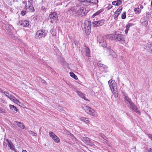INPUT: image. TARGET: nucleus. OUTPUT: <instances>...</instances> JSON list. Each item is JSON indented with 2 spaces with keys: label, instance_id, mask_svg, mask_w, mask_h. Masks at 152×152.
Listing matches in <instances>:
<instances>
[{
  "label": "nucleus",
  "instance_id": "40",
  "mask_svg": "<svg viewBox=\"0 0 152 152\" xmlns=\"http://www.w3.org/2000/svg\"><path fill=\"white\" fill-rule=\"evenodd\" d=\"M122 9V8H121L120 9L119 8L117 9V10L116 11L117 12H118V13L120 14L121 12V10Z\"/></svg>",
  "mask_w": 152,
  "mask_h": 152
},
{
  "label": "nucleus",
  "instance_id": "5",
  "mask_svg": "<svg viewBox=\"0 0 152 152\" xmlns=\"http://www.w3.org/2000/svg\"><path fill=\"white\" fill-rule=\"evenodd\" d=\"M91 23L89 21H86L85 23L84 28L85 32L87 34H89L91 31Z\"/></svg>",
  "mask_w": 152,
  "mask_h": 152
},
{
  "label": "nucleus",
  "instance_id": "20",
  "mask_svg": "<svg viewBox=\"0 0 152 152\" xmlns=\"http://www.w3.org/2000/svg\"><path fill=\"white\" fill-rule=\"evenodd\" d=\"M9 106L10 108L14 112H15V113H16L17 112L18 109L15 106L11 104H10Z\"/></svg>",
  "mask_w": 152,
  "mask_h": 152
},
{
  "label": "nucleus",
  "instance_id": "31",
  "mask_svg": "<svg viewBox=\"0 0 152 152\" xmlns=\"http://www.w3.org/2000/svg\"><path fill=\"white\" fill-rule=\"evenodd\" d=\"M126 13L125 12H124L122 14L121 18L122 19H124L126 18Z\"/></svg>",
  "mask_w": 152,
  "mask_h": 152
},
{
  "label": "nucleus",
  "instance_id": "48",
  "mask_svg": "<svg viewBox=\"0 0 152 152\" xmlns=\"http://www.w3.org/2000/svg\"><path fill=\"white\" fill-rule=\"evenodd\" d=\"M112 4L113 5L117 6V4L116 1H114L113 2Z\"/></svg>",
  "mask_w": 152,
  "mask_h": 152
},
{
  "label": "nucleus",
  "instance_id": "49",
  "mask_svg": "<svg viewBox=\"0 0 152 152\" xmlns=\"http://www.w3.org/2000/svg\"><path fill=\"white\" fill-rule=\"evenodd\" d=\"M102 67L104 68V69H106L108 68V67L106 65H105L104 64L103 65V66H102Z\"/></svg>",
  "mask_w": 152,
  "mask_h": 152
},
{
  "label": "nucleus",
  "instance_id": "28",
  "mask_svg": "<svg viewBox=\"0 0 152 152\" xmlns=\"http://www.w3.org/2000/svg\"><path fill=\"white\" fill-rule=\"evenodd\" d=\"M10 99L12 101L14 102L15 103H16V102L17 101V99L12 96H11V98H10Z\"/></svg>",
  "mask_w": 152,
  "mask_h": 152
},
{
  "label": "nucleus",
  "instance_id": "25",
  "mask_svg": "<svg viewBox=\"0 0 152 152\" xmlns=\"http://www.w3.org/2000/svg\"><path fill=\"white\" fill-rule=\"evenodd\" d=\"M86 2L89 3H96L98 2L97 0H86Z\"/></svg>",
  "mask_w": 152,
  "mask_h": 152
},
{
  "label": "nucleus",
  "instance_id": "32",
  "mask_svg": "<svg viewBox=\"0 0 152 152\" xmlns=\"http://www.w3.org/2000/svg\"><path fill=\"white\" fill-rule=\"evenodd\" d=\"M99 136L105 140H106L107 138L102 133H100L99 134Z\"/></svg>",
  "mask_w": 152,
  "mask_h": 152
},
{
  "label": "nucleus",
  "instance_id": "12",
  "mask_svg": "<svg viewBox=\"0 0 152 152\" xmlns=\"http://www.w3.org/2000/svg\"><path fill=\"white\" fill-rule=\"evenodd\" d=\"M6 141L7 142L8 146L10 148V149L14 151L15 152H17L15 146L10 140H9L8 139H7Z\"/></svg>",
  "mask_w": 152,
  "mask_h": 152
},
{
  "label": "nucleus",
  "instance_id": "36",
  "mask_svg": "<svg viewBox=\"0 0 152 152\" xmlns=\"http://www.w3.org/2000/svg\"><path fill=\"white\" fill-rule=\"evenodd\" d=\"M7 97H8L9 99L11 98V96L12 95H10L7 92H6V94H4Z\"/></svg>",
  "mask_w": 152,
  "mask_h": 152
},
{
  "label": "nucleus",
  "instance_id": "51",
  "mask_svg": "<svg viewBox=\"0 0 152 152\" xmlns=\"http://www.w3.org/2000/svg\"><path fill=\"white\" fill-rule=\"evenodd\" d=\"M1 92L2 93H3L4 94H6V91H5L3 90H1Z\"/></svg>",
  "mask_w": 152,
  "mask_h": 152
},
{
  "label": "nucleus",
  "instance_id": "23",
  "mask_svg": "<svg viewBox=\"0 0 152 152\" xmlns=\"http://www.w3.org/2000/svg\"><path fill=\"white\" fill-rule=\"evenodd\" d=\"M132 26L131 24H129L127 25L126 26V29L125 30V33L127 34L129 31V27Z\"/></svg>",
  "mask_w": 152,
  "mask_h": 152
},
{
  "label": "nucleus",
  "instance_id": "43",
  "mask_svg": "<svg viewBox=\"0 0 152 152\" xmlns=\"http://www.w3.org/2000/svg\"><path fill=\"white\" fill-rule=\"evenodd\" d=\"M70 76H76L73 72H69Z\"/></svg>",
  "mask_w": 152,
  "mask_h": 152
},
{
  "label": "nucleus",
  "instance_id": "21",
  "mask_svg": "<svg viewBox=\"0 0 152 152\" xmlns=\"http://www.w3.org/2000/svg\"><path fill=\"white\" fill-rule=\"evenodd\" d=\"M125 102L127 103V104H129L132 102L131 99L128 96H125Z\"/></svg>",
  "mask_w": 152,
  "mask_h": 152
},
{
  "label": "nucleus",
  "instance_id": "4",
  "mask_svg": "<svg viewBox=\"0 0 152 152\" xmlns=\"http://www.w3.org/2000/svg\"><path fill=\"white\" fill-rule=\"evenodd\" d=\"M49 17L50 20V22L53 23L56 22L58 19V16L57 13L56 12H53L50 14Z\"/></svg>",
  "mask_w": 152,
  "mask_h": 152
},
{
  "label": "nucleus",
  "instance_id": "22",
  "mask_svg": "<svg viewBox=\"0 0 152 152\" xmlns=\"http://www.w3.org/2000/svg\"><path fill=\"white\" fill-rule=\"evenodd\" d=\"M59 63L63 66L65 65L66 63L64 60L62 58H60V61H59Z\"/></svg>",
  "mask_w": 152,
  "mask_h": 152
},
{
  "label": "nucleus",
  "instance_id": "14",
  "mask_svg": "<svg viewBox=\"0 0 152 152\" xmlns=\"http://www.w3.org/2000/svg\"><path fill=\"white\" fill-rule=\"evenodd\" d=\"M18 25L22 26H26L29 25V23L27 20H22L19 21L18 23Z\"/></svg>",
  "mask_w": 152,
  "mask_h": 152
},
{
  "label": "nucleus",
  "instance_id": "17",
  "mask_svg": "<svg viewBox=\"0 0 152 152\" xmlns=\"http://www.w3.org/2000/svg\"><path fill=\"white\" fill-rule=\"evenodd\" d=\"M140 7H137L135 8L134 9V11L136 14H140L141 11V10L143 8L142 6H140Z\"/></svg>",
  "mask_w": 152,
  "mask_h": 152
},
{
  "label": "nucleus",
  "instance_id": "24",
  "mask_svg": "<svg viewBox=\"0 0 152 152\" xmlns=\"http://www.w3.org/2000/svg\"><path fill=\"white\" fill-rule=\"evenodd\" d=\"M110 48H107L106 49V51L107 54L108 55H110L112 52V51H113Z\"/></svg>",
  "mask_w": 152,
  "mask_h": 152
},
{
  "label": "nucleus",
  "instance_id": "1",
  "mask_svg": "<svg viewBox=\"0 0 152 152\" xmlns=\"http://www.w3.org/2000/svg\"><path fill=\"white\" fill-rule=\"evenodd\" d=\"M110 88L113 93L114 94H117V91L116 84L115 81L113 80H110L108 82Z\"/></svg>",
  "mask_w": 152,
  "mask_h": 152
},
{
  "label": "nucleus",
  "instance_id": "34",
  "mask_svg": "<svg viewBox=\"0 0 152 152\" xmlns=\"http://www.w3.org/2000/svg\"><path fill=\"white\" fill-rule=\"evenodd\" d=\"M29 133L31 134L32 135L34 136H37V134L33 131H30L29 132Z\"/></svg>",
  "mask_w": 152,
  "mask_h": 152
},
{
  "label": "nucleus",
  "instance_id": "9",
  "mask_svg": "<svg viewBox=\"0 0 152 152\" xmlns=\"http://www.w3.org/2000/svg\"><path fill=\"white\" fill-rule=\"evenodd\" d=\"M49 135L55 142L58 143L60 142V139L53 132H50Z\"/></svg>",
  "mask_w": 152,
  "mask_h": 152
},
{
  "label": "nucleus",
  "instance_id": "10",
  "mask_svg": "<svg viewBox=\"0 0 152 152\" xmlns=\"http://www.w3.org/2000/svg\"><path fill=\"white\" fill-rule=\"evenodd\" d=\"M114 37L115 40L121 41H124V37L121 34H114Z\"/></svg>",
  "mask_w": 152,
  "mask_h": 152
},
{
  "label": "nucleus",
  "instance_id": "2",
  "mask_svg": "<svg viewBox=\"0 0 152 152\" xmlns=\"http://www.w3.org/2000/svg\"><path fill=\"white\" fill-rule=\"evenodd\" d=\"M97 40L98 42L103 47L106 48L107 46L106 42L105 39L103 36H98L97 37Z\"/></svg>",
  "mask_w": 152,
  "mask_h": 152
},
{
  "label": "nucleus",
  "instance_id": "39",
  "mask_svg": "<svg viewBox=\"0 0 152 152\" xmlns=\"http://www.w3.org/2000/svg\"><path fill=\"white\" fill-rule=\"evenodd\" d=\"M19 127L23 129H24L25 127L23 124L22 123L20 125H19Z\"/></svg>",
  "mask_w": 152,
  "mask_h": 152
},
{
  "label": "nucleus",
  "instance_id": "16",
  "mask_svg": "<svg viewBox=\"0 0 152 152\" xmlns=\"http://www.w3.org/2000/svg\"><path fill=\"white\" fill-rule=\"evenodd\" d=\"M104 20H100L95 21L94 22L93 24L95 26H99L102 25L104 23Z\"/></svg>",
  "mask_w": 152,
  "mask_h": 152
},
{
  "label": "nucleus",
  "instance_id": "35",
  "mask_svg": "<svg viewBox=\"0 0 152 152\" xmlns=\"http://www.w3.org/2000/svg\"><path fill=\"white\" fill-rule=\"evenodd\" d=\"M119 14L118 13V12H117L116 11H115V13H114V18L115 19V18H117L118 16V15H119Z\"/></svg>",
  "mask_w": 152,
  "mask_h": 152
},
{
  "label": "nucleus",
  "instance_id": "55",
  "mask_svg": "<svg viewBox=\"0 0 152 152\" xmlns=\"http://www.w3.org/2000/svg\"><path fill=\"white\" fill-rule=\"evenodd\" d=\"M151 6H152V1H151Z\"/></svg>",
  "mask_w": 152,
  "mask_h": 152
},
{
  "label": "nucleus",
  "instance_id": "29",
  "mask_svg": "<svg viewBox=\"0 0 152 152\" xmlns=\"http://www.w3.org/2000/svg\"><path fill=\"white\" fill-rule=\"evenodd\" d=\"M110 55H111L113 58H116L117 57L116 54L113 50L112 51Z\"/></svg>",
  "mask_w": 152,
  "mask_h": 152
},
{
  "label": "nucleus",
  "instance_id": "26",
  "mask_svg": "<svg viewBox=\"0 0 152 152\" xmlns=\"http://www.w3.org/2000/svg\"><path fill=\"white\" fill-rule=\"evenodd\" d=\"M80 119L81 120L84 121L87 124H88L89 123V121L88 119L86 118L85 117H81L80 118Z\"/></svg>",
  "mask_w": 152,
  "mask_h": 152
},
{
  "label": "nucleus",
  "instance_id": "8",
  "mask_svg": "<svg viewBox=\"0 0 152 152\" xmlns=\"http://www.w3.org/2000/svg\"><path fill=\"white\" fill-rule=\"evenodd\" d=\"M88 11L86 10V8L82 7L77 10L76 13L77 15L83 16L85 15L88 13Z\"/></svg>",
  "mask_w": 152,
  "mask_h": 152
},
{
  "label": "nucleus",
  "instance_id": "27",
  "mask_svg": "<svg viewBox=\"0 0 152 152\" xmlns=\"http://www.w3.org/2000/svg\"><path fill=\"white\" fill-rule=\"evenodd\" d=\"M103 11V9H100L99 10L97 11L95 13H94L93 15V16H94H94H95L96 15H99V13L102 12Z\"/></svg>",
  "mask_w": 152,
  "mask_h": 152
},
{
  "label": "nucleus",
  "instance_id": "53",
  "mask_svg": "<svg viewBox=\"0 0 152 152\" xmlns=\"http://www.w3.org/2000/svg\"><path fill=\"white\" fill-rule=\"evenodd\" d=\"M78 1H82V2H86V0H78Z\"/></svg>",
  "mask_w": 152,
  "mask_h": 152
},
{
  "label": "nucleus",
  "instance_id": "13",
  "mask_svg": "<svg viewBox=\"0 0 152 152\" xmlns=\"http://www.w3.org/2000/svg\"><path fill=\"white\" fill-rule=\"evenodd\" d=\"M76 92L77 94V95L80 97L81 98L83 99L84 100L89 101V100H88L87 99L86 97V95L85 94L82 93L81 92L77 90L76 91Z\"/></svg>",
  "mask_w": 152,
  "mask_h": 152
},
{
  "label": "nucleus",
  "instance_id": "54",
  "mask_svg": "<svg viewBox=\"0 0 152 152\" xmlns=\"http://www.w3.org/2000/svg\"><path fill=\"white\" fill-rule=\"evenodd\" d=\"M22 152H27L26 150H23L22 151Z\"/></svg>",
  "mask_w": 152,
  "mask_h": 152
},
{
  "label": "nucleus",
  "instance_id": "19",
  "mask_svg": "<svg viewBox=\"0 0 152 152\" xmlns=\"http://www.w3.org/2000/svg\"><path fill=\"white\" fill-rule=\"evenodd\" d=\"M81 140L87 145L90 139L87 137H83L81 138Z\"/></svg>",
  "mask_w": 152,
  "mask_h": 152
},
{
  "label": "nucleus",
  "instance_id": "42",
  "mask_svg": "<svg viewBox=\"0 0 152 152\" xmlns=\"http://www.w3.org/2000/svg\"><path fill=\"white\" fill-rule=\"evenodd\" d=\"M6 112V111H5L2 108H0V113H5Z\"/></svg>",
  "mask_w": 152,
  "mask_h": 152
},
{
  "label": "nucleus",
  "instance_id": "46",
  "mask_svg": "<svg viewBox=\"0 0 152 152\" xmlns=\"http://www.w3.org/2000/svg\"><path fill=\"white\" fill-rule=\"evenodd\" d=\"M148 136L149 138L152 140V134H148Z\"/></svg>",
  "mask_w": 152,
  "mask_h": 152
},
{
  "label": "nucleus",
  "instance_id": "3",
  "mask_svg": "<svg viewBox=\"0 0 152 152\" xmlns=\"http://www.w3.org/2000/svg\"><path fill=\"white\" fill-rule=\"evenodd\" d=\"M85 110L87 113L94 117H97V114L96 112L92 108L88 106H86Z\"/></svg>",
  "mask_w": 152,
  "mask_h": 152
},
{
  "label": "nucleus",
  "instance_id": "18",
  "mask_svg": "<svg viewBox=\"0 0 152 152\" xmlns=\"http://www.w3.org/2000/svg\"><path fill=\"white\" fill-rule=\"evenodd\" d=\"M84 49L86 52V55L87 57H90V50L89 48L86 47H85Z\"/></svg>",
  "mask_w": 152,
  "mask_h": 152
},
{
  "label": "nucleus",
  "instance_id": "44",
  "mask_svg": "<svg viewBox=\"0 0 152 152\" xmlns=\"http://www.w3.org/2000/svg\"><path fill=\"white\" fill-rule=\"evenodd\" d=\"M16 103L18 105L20 106H21V105H22V103L20 102L19 101H18L17 100V102H16Z\"/></svg>",
  "mask_w": 152,
  "mask_h": 152
},
{
  "label": "nucleus",
  "instance_id": "47",
  "mask_svg": "<svg viewBox=\"0 0 152 152\" xmlns=\"http://www.w3.org/2000/svg\"><path fill=\"white\" fill-rule=\"evenodd\" d=\"M143 25H145V26H147L148 24V22L147 21H145L143 23Z\"/></svg>",
  "mask_w": 152,
  "mask_h": 152
},
{
  "label": "nucleus",
  "instance_id": "52",
  "mask_svg": "<svg viewBox=\"0 0 152 152\" xmlns=\"http://www.w3.org/2000/svg\"><path fill=\"white\" fill-rule=\"evenodd\" d=\"M73 77L74 79L75 80L77 79V77Z\"/></svg>",
  "mask_w": 152,
  "mask_h": 152
},
{
  "label": "nucleus",
  "instance_id": "30",
  "mask_svg": "<svg viewBox=\"0 0 152 152\" xmlns=\"http://www.w3.org/2000/svg\"><path fill=\"white\" fill-rule=\"evenodd\" d=\"M51 33L53 36H55L56 34V31L55 30L53 29H52L51 30Z\"/></svg>",
  "mask_w": 152,
  "mask_h": 152
},
{
  "label": "nucleus",
  "instance_id": "45",
  "mask_svg": "<svg viewBox=\"0 0 152 152\" xmlns=\"http://www.w3.org/2000/svg\"><path fill=\"white\" fill-rule=\"evenodd\" d=\"M21 123L20 122H18V121H15V124H16L18 125L19 126L21 124Z\"/></svg>",
  "mask_w": 152,
  "mask_h": 152
},
{
  "label": "nucleus",
  "instance_id": "50",
  "mask_svg": "<svg viewBox=\"0 0 152 152\" xmlns=\"http://www.w3.org/2000/svg\"><path fill=\"white\" fill-rule=\"evenodd\" d=\"M41 82L42 83H46V82L44 80L42 79Z\"/></svg>",
  "mask_w": 152,
  "mask_h": 152
},
{
  "label": "nucleus",
  "instance_id": "33",
  "mask_svg": "<svg viewBox=\"0 0 152 152\" xmlns=\"http://www.w3.org/2000/svg\"><path fill=\"white\" fill-rule=\"evenodd\" d=\"M87 145H91V146H93L94 145V144L90 140L88 142L87 144Z\"/></svg>",
  "mask_w": 152,
  "mask_h": 152
},
{
  "label": "nucleus",
  "instance_id": "6",
  "mask_svg": "<svg viewBox=\"0 0 152 152\" xmlns=\"http://www.w3.org/2000/svg\"><path fill=\"white\" fill-rule=\"evenodd\" d=\"M25 9L28 12H33L34 11V8L32 4L30 1H28L25 4Z\"/></svg>",
  "mask_w": 152,
  "mask_h": 152
},
{
  "label": "nucleus",
  "instance_id": "11",
  "mask_svg": "<svg viewBox=\"0 0 152 152\" xmlns=\"http://www.w3.org/2000/svg\"><path fill=\"white\" fill-rule=\"evenodd\" d=\"M45 34L44 33L43 31L42 30H38L36 33L35 35V38L36 39H39L41 38L42 37H45Z\"/></svg>",
  "mask_w": 152,
  "mask_h": 152
},
{
  "label": "nucleus",
  "instance_id": "37",
  "mask_svg": "<svg viewBox=\"0 0 152 152\" xmlns=\"http://www.w3.org/2000/svg\"><path fill=\"white\" fill-rule=\"evenodd\" d=\"M117 4V6H118L121 3V1L120 0H118L116 1Z\"/></svg>",
  "mask_w": 152,
  "mask_h": 152
},
{
  "label": "nucleus",
  "instance_id": "7",
  "mask_svg": "<svg viewBox=\"0 0 152 152\" xmlns=\"http://www.w3.org/2000/svg\"><path fill=\"white\" fill-rule=\"evenodd\" d=\"M144 48L150 53H152V43L149 42H145L144 45Z\"/></svg>",
  "mask_w": 152,
  "mask_h": 152
},
{
  "label": "nucleus",
  "instance_id": "41",
  "mask_svg": "<svg viewBox=\"0 0 152 152\" xmlns=\"http://www.w3.org/2000/svg\"><path fill=\"white\" fill-rule=\"evenodd\" d=\"M26 12L25 11L23 10L21 11V15L23 16H24L26 14Z\"/></svg>",
  "mask_w": 152,
  "mask_h": 152
},
{
  "label": "nucleus",
  "instance_id": "15",
  "mask_svg": "<svg viewBox=\"0 0 152 152\" xmlns=\"http://www.w3.org/2000/svg\"><path fill=\"white\" fill-rule=\"evenodd\" d=\"M129 106L135 112L138 113H140V111L137 110L136 106L134 104L133 102L129 104Z\"/></svg>",
  "mask_w": 152,
  "mask_h": 152
},
{
  "label": "nucleus",
  "instance_id": "38",
  "mask_svg": "<svg viewBox=\"0 0 152 152\" xmlns=\"http://www.w3.org/2000/svg\"><path fill=\"white\" fill-rule=\"evenodd\" d=\"M103 64L102 63V62L99 61L98 63V65L99 66L102 67L103 66Z\"/></svg>",
  "mask_w": 152,
  "mask_h": 152
}]
</instances>
